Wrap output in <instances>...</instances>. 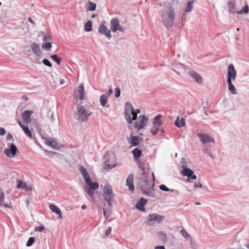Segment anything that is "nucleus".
Masks as SVG:
<instances>
[{
    "instance_id": "obj_1",
    "label": "nucleus",
    "mask_w": 249,
    "mask_h": 249,
    "mask_svg": "<svg viewBox=\"0 0 249 249\" xmlns=\"http://www.w3.org/2000/svg\"><path fill=\"white\" fill-rule=\"evenodd\" d=\"M141 112L140 109L135 108L130 103L126 102L125 104L124 116L130 129L139 131L148 125V116L141 114L138 117Z\"/></svg>"
},
{
    "instance_id": "obj_2",
    "label": "nucleus",
    "mask_w": 249,
    "mask_h": 249,
    "mask_svg": "<svg viewBox=\"0 0 249 249\" xmlns=\"http://www.w3.org/2000/svg\"><path fill=\"white\" fill-rule=\"evenodd\" d=\"M79 170L84 180V188L85 191L90 196H93L94 191L99 187V183L91 179L88 171L85 167L82 165L80 166Z\"/></svg>"
},
{
    "instance_id": "obj_3",
    "label": "nucleus",
    "mask_w": 249,
    "mask_h": 249,
    "mask_svg": "<svg viewBox=\"0 0 249 249\" xmlns=\"http://www.w3.org/2000/svg\"><path fill=\"white\" fill-rule=\"evenodd\" d=\"M228 7L231 13L238 15L242 16L246 15L249 12V6L241 2L237 3L234 1L230 2L229 3Z\"/></svg>"
},
{
    "instance_id": "obj_4",
    "label": "nucleus",
    "mask_w": 249,
    "mask_h": 249,
    "mask_svg": "<svg viewBox=\"0 0 249 249\" xmlns=\"http://www.w3.org/2000/svg\"><path fill=\"white\" fill-rule=\"evenodd\" d=\"M162 22L168 27L170 26L173 22L175 14L173 8L170 5H167L160 12Z\"/></svg>"
},
{
    "instance_id": "obj_5",
    "label": "nucleus",
    "mask_w": 249,
    "mask_h": 249,
    "mask_svg": "<svg viewBox=\"0 0 249 249\" xmlns=\"http://www.w3.org/2000/svg\"><path fill=\"white\" fill-rule=\"evenodd\" d=\"M164 219V216L157 213H151L149 214L145 219L144 223L148 226H153L155 224H159Z\"/></svg>"
},
{
    "instance_id": "obj_6",
    "label": "nucleus",
    "mask_w": 249,
    "mask_h": 249,
    "mask_svg": "<svg viewBox=\"0 0 249 249\" xmlns=\"http://www.w3.org/2000/svg\"><path fill=\"white\" fill-rule=\"evenodd\" d=\"M101 187L105 199L107 202L108 205L111 206L112 204L113 199L114 197L112 186L108 184H105L102 185Z\"/></svg>"
},
{
    "instance_id": "obj_7",
    "label": "nucleus",
    "mask_w": 249,
    "mask_h": 249,
    "mask_svg": "<svg viewBox=\"0 0 249 249\" xmlns=\"http://www.w3.org/2000/svg\"><path fill=\"white\" fill-rule=\"evenodd\" d=\"M91 113L81 104H78L74 113V118L78 120H87Z\"/></svg>"
},
{
    "instance_id": "obj_8",
    "label": "nucleus",
    "mask_w": 249,
    "mask_h": 249,
    "mask_svg": "<svg viewBox=\"0 0 249 249\" xmlns=\"http://www.w3.org/2000/svg\"><path fill=\"white\" fill-rule=\"evenodd\" d=\"M162 124V116L160 115L154 117L152 121V124L149 128V131L152 136L157 135L160 130V127Z\"/></svg>"
},
{
    "instance_id": "obj_9",
    "label": "nucleus",
    "mask_w": 249,
    "mask_h": 249,
    "mask_svg": "<svg viewBox=\"0 0 249 249\" xmlns=\"http://www.w3.org/2000/svg\"><path fill=\"white\" fill-rule=\"evenodd\" d=\"M180 234L184 239L188 243L190 249H198L199 244L185 230L180 231Z\"/></svg>"
},
{
    "instance_id": "obj_10",
    "label": "nucleus",
    "mask_w": 249,
    "mask_h": 249,
    "mask_svg": "<svg viewBox=\"0 0 249 249\" xmlns=\"http://www.w3.org/2000/svg\"><path fill=\"white\" fill-rule=\"evenodd\" d=\"M181 174L188 178V179L195 180L196 179V176L194 174L193 171L190 168L188 163L186 161H182L181 163Z\"/></svg>"
},
{
    "instance_id": "obj_11",
    "label": "nucleus",
    "mask_w": 249,
    "mask_h": 249,
    "mask_svg": "<svg viewBox=\"0 0 249 249\" xmlns=\"http://www.w3.org/2000/svg\"><path fill=\"white\" fill-rule=\"evenodd\" d=\"M173 71L178 76L181 78L185 77L188 73L186 67L180 63L174 65Z\"/></svg>"
},
{
    "instance_id": "obj_12",
    "label": "nucleus",
    "mask_w": 249,
    "mask_h": 249,
    "mask_svg": "<svg viewBox=\"0 0 249 249\" xmlns=\"http://www.w3.org/2000/svg\"><path fill=\"white\" fill-rule=\"evenodd\" d=\"M43 140L47 145L52 147L53 149L61 150L64 147L62 144L52 138L44 137L43 138Z\"/></svg>"
},
{
    "instance_id": "obj_13",
    "label": "nucleus",
    "mask_w": 249,
    "mask_h": 249,
    "mask_svg": "<svg viewBox=\"0 0 249 249\" xmlns=\"http://www.w3.org/2000/svg\"><path fill=\"white\" fill-rule=\"evenodd\" d=\"M74 95L77 101L79 100L82 101L85 98L86 93L83 84H80L79 86L75 89L74 91Z\"/></svg>"
},
{
    "instance_id": "obj_14",
    "label": "nucleus",
    "mask_w": 249,
    "mask_h": 249,
    "mask_svg": "<svg viewBox=\"0 0 249 249\" xmlns=\"http://www.w3.org/2000/svg\"><path fill=\"white\" fill-rule=\"evenodd\" d=\"M18 148L14 143L8 144L4 150V154L10 159L14 158L17 153Z\"/></svg>"
},
{
    "instance_id": "obj_15",
    "label": "nucleus",
    "mask_w": 249,
    "mask_h": 249,
    "mask_svg": "<svg viewBox=\"0 0 249 249\" xmlns=\"http://www.w3.org/2000/svg\"><path fill=\"white\" fill-rule=\"evenodd\" d=\"M227 81H236L237 77V71L233 64H231L228 65L227 69Z\"/></svg>"
},
{
    "instance_id": "obj_16",
    "label": "nucleus",
    "mask_w": 249,
    "mask_h": 249,
    "mask_svg": "<svg viewBox=\"0 0 249 249\" xmlns=\"http://www.w3.org/2000/svg\"><path fill=\"white\" fill-rule=\"evenodd\" d=\"M110 29L113 32H116L118 31L124 32V27L120 24L119 20L117 18H112L110 20Z\"/></svg>"
},
{
    "instance_id": "obj_17",
    "label": "nucleus",
    "mask_w": 249,
    "mask_h": 249,
    "mask_svg": "<svg viewBox=\"0 0 249 249\" xmlns=\"http://www.w3.org/2000/svg\"><path fill=\"white\" fill-rule=\"evenodd\" d=\"M40 33L44 36L42 45V48L46 51H50L53 44L51 36L45 34L44 32H41Z\"/></svg>"
},
{
    "instance_id": "obj_18",
    "label": "nucleus",
    "mask_w": 249,
    "mask_h": 249,
    "mask_svg": "<svg viewBox=\"0 0 249 249\" xmlns=\"http://www.w3.org/2000/svg\"><path fill=\"white\" fill-rule=\"evenodd\" d=\"M200 142L203 143H211L214 142V139L206 133H199L197 134Z\"/></svg>"
},
{
    "instance_id": "obj_19",
    "label": "nucleus",
    "mask_w": 249,
    "mask_h": 249,
    "mask_svg": "<svg viewBox=\"0 0 249 249\" xmlns=\"http://www.w3.org/2000/svg\"><path fill=\"white\" fill-rule=\"evenodd\" d=\"M98 32L108 39H110L112 36L110 30L104 24H102L99 27Z\"/></svg>"
},
{
    "instance_id": "obj_20",
    "label": "nucleus",
    "mask_w": 249,
    "mask_h": 249,
    "mask_svg": "<svg viewBox=\"0 0 249 249\" xmlns=\"http://www.w3.org/2000/svg\"><path fill=\"white\" fill-rule=\"evenodd\" d=\"M116 158L113 154L108 156V159L106 161L105 165L109 168H113L116 165Z\"/></svg>"
},
{
    "instance_id": "obj_21",
    "label": "nucleus",
    "mask_w": 249,
    "mask_h": 249,
    "mask_svg": "<svg viewBox=\"0 0 249 249\" xmlns=\"http://www.w3.org/2000/svg\"><path fill=\"white\" fill-rule=\"evenodd\" d=\"M30 48L33 53L37 56L41 57L43 53L40 49V46L37 43H32L31 45Z\"/></svg>"
},
{
    "instance_id": "obj_22",
    "label": "nucleus",
    "mask_w": 249,
    "mask_h": 249,
    "mask_svg": "<svg viewBox=\"0 0 249 249\" xmlns=\"http://www.w3.org/2000/svg\"><path fill=\"white\" fill-rule=\"evenodd\" d=\"M109 96V94L107 93L102 94L100 96L99 98V102L100 105L103 107H108L109 106L107 105L108 98Z\"/></svg>"
},
{
    "instance_id": "obj_23",
    "label": "nucleus",
    "mask_w": 249,
    "mask_h": 249,
    "mask_svg": "<svg viewBox=\"0 0 249 249\" xmlns=\"http://www.w3.org/2000/svg\"><path fill=\"white\" fill-rule=\"evenodd\" d=\"M189 75L198 84H201L203 83V78L198 73L192 71V72H189Z\"/></svg>"
},
{
    "instance_id": "obj_24",
    "label": "nucleus",
    "mask_w": 249,
    "mask_h": 249,
    "mask_svg": "<svg viewBox=\"0 0 249 249\" xmlns=\"http://www.w3.org/2000/svg\"><path fill=\"white\" fill-rule=\"evenodd\" d=\"M235 81H227L228 89L233 95H236L237 94V90L234 85V83H235Z\"/></svg>"
},
{
    "instance_id": "obj_25",
    "label": "nucleus",
    "mask_w": 249,
    "mask_h": 249,
    "mask_svg": "<svg viewBox=\"0 0 249 249\" xmlns=\"http://www.w3.org/2000/svg\"><path fill=\"white\" fill-rule=\"evenodd\" d=\"M49 208L52 212L57 214L59 216V218H62V212L58 206L54 204H51L49 205Z\"/></svg>"
},
{
    "instance_id": "obj_26",
    "label": "nucleus",
    "mask_w": 249,
    "mask_h": 249,
    "mask_svg": "<svg viewBox=\"0 0 249 249\" xmlns=\"http://www.w3.org/2000/svg\"><path fill=\"white\" fill-rule=\"evenodd\" d=\"M33 114L32 110H26L22 113V119L26 123H29L31 122L30 116Z\"/></svg>"
},
{
    "instance_id": "obj_27",
    "label": "nucleus",
    "mask_w": 249,
    "mask_h": 249,
    "mask_svg": "<svg viewBox=\"0 0 249 249\" xmlns=\"http://www.w3.org/2000/svg\"><path fill=\"white\" fill-rule=\"evenodd\" d=\"M126 185L128 187L129 190L131 191H133L134 190V186L133 184V176L132 175H130L128 176L126 179Z\"/></svg>"
},
{
    "instance_id": "obj_28",
    "label": "nucleus",
    "mask_w": 249,
    "mask_h": 249,
    "mask_svg": "<svg viewBox=\"0 0 249 249\" xmlns=\"http://www.w3.org/2000/svg\"><path fill=\"white\" fill-rule=\"evenodd\" d=\"M147 202V200L143 199V198H141L140 200L138 202V203L136 205V208L141 211H145V208L144 205Z\"/></svg>"
},
{
    "instance_id": "obj_29",
    "label": "nucleus",
    "mask_w": 249,
    "mask_h": 249,
    "mask_svg": "<svg viewBox=\"0 0 249 249\" xmlns=\"http://www.w3.org/2000/svg\"><path fill=\"white\" fill-rule=\"evenodd\" d=\"M18 124L22 128L25 134L30 138L32 139L33 138V136L28 126L26 125L23 124L20 121Z\"/></svg>"
},
{
    "instance_id": "obj_30",
    "label": "nucleus",
    "mask_w": 249,
    "mask_h": 249,
    "mask_svg": "<svg viewBox=\"0 0 249 249\" xmlns=\"http://www.w3.org/2000/svg\"><path fill=\"white\" fill-rule=\"evenodd\" d=\"M185 120L184 118H179L178 117L175 121V124L178 127H184L185 125Z\"/></svg>"
},
{
    "instance_id": "obj_31",
    "label": "nucleus",
    "mask_w": 249,
    "mask_h": 249,
    "mask_svg": "<svg viewBox=\"0 0 249 249\" xmlns=\"http://www.w3.org/2000/svg\"><path fill=\"white\" fill-rule=\"evenodd\" d=\"M97 5L91 1H88L86 5V9L89 11H94L96 9Z\"/></svg>"
},
{
    "instance_id": "obj_32",
    "label": "nucleus",
    "mask_w": 249,
    "mask_h": 249,
    "mask_svg": "<svg viewBox=\"0 0 249 249\" xmlns=\"http://www.w3.org/2000/svg\"><path fill=\"white\" fill-rule=\"evenodd\" d=\"M195 2V0H191L188 2L184 10L185 13H190L193 11Z\"/></svg>"
},
{
    "instance_id": "obj_33",
    "label": "nucleus",
    "mask_w": 249,
    "mask_h": 249,
    "mask_svg": "<svg viewBox=\"0 0 249 249\" xmlns=\"http://www.w3.org/2000/svg\"><path fill=\"white\" fill-rule=\"evenodd\" d=\"M84 29L87 32L92 31V23L91 20H89L85 23Z\"/></svg>"
},
{
    "instance_id": "obj_34",
    "label": "nucleus",
    "mask_w": 249,
    "mask_h": 249,
    "mask_svg": "<svg viewBox=\"0 0 249 249\" xmlns=\"http://www.w3.org/2000/svg\"><path fill=\"white\" fill-rule=\"evenodd\" d=\"M139 144V141L137 136H134L131 141V144L133 146H136Z\"/></svg>"
},
{
    "instance_id": "obj_35",
    "label": "nucleus",
    "mask_w": 249,
    "mask_h": 249,
    "mask_svg": "<svg viewBox=\"0 0 249 249\" xmlns=\"http://www.w3.org/2000/svg\"><path fill=\"white\" fill-rule=\"evenodd\" d=\"M142 152L138 148H135L132 151V154L135 158H138L141 155Z\"/></svg>"
},
{
    "instance_id": "obj_36",
    "label": "nucleus",
    "mask_w": 249,
    "mask_h": 249,
    "mask_svg": "<svg viewBox=\"0 0 249 249\" xmlns=\"http://www.w3.org/2000/svg\"><path fill=\"white\" fill-rule=\"evenodd\" d=\"M104 216L106 219H107L110 214V210L108 208H103Z\"/></svg>"
},
{
    "instance_id": "obj_37",
    "label": "nucleus",
    "mask_w": 249,
    "mask_h": 249,
    "mask_svg": "<svg viewBox=\"0 0 249 249\" xmlns=\"http://www.w3.org/2000/svg\"><path fill=\"white\" fill-rule=\"evenodd\" d=\"M26 187V184L21 181L18 180L17 181V187L19 189H24Z\"/></svg>"
},
{
    "instance_id": "obj_38",
    "label": "nucleus",
    "mask_w": 249,
    "mask_h": 249,
    "mask_svg": "<svg viewBox=\"0 0 249 249\" xmlns=\"http://www.w3.org/2000/svg\"><path fill=\"white\" fill-rule=\"evenodd\" d=\"M35 239L33 237H30L26 243V246L28 247H31L34 243Z\"/></svg>"
},
{
    "instance_id": "obj_39",
    "label": "nucleus",
    "mask_w": 249,
    "mask_h": 249,
    "mask_svg": "<svg viewBox=\"0 0 249 249\" xmlns=\"http://www.w3.org/2000/svg\"><path fill=\"white\" fill-rule=\"evenodd\" d=\"M51 58L58 64L59 65L61 59L59 58L56 54H53L51 56Z\"/></svg>"
},
{
    "instance_id": "obj_40",
    "label": "nucleus",
    "mask_w": 249,
    "mask_h": 249,
    "mask_svg": "<svg viewBox=\"0 0 249 249\" xmlns=\"http://www.w3.org/2000/svg\"><path fill=\"white\" fill-rule=\"evenodd\" d=\"M5 199L4 192L2 189H0V205H1Z\"/></svg>"
},
{
    "instance_id": "obj_41",
    "label": "nucleus",
    "mask_w": 249,
    "mask_h": 249,
    "mask_svg": "<svg viewBox=\"0 0 249 249\" xmlns=\"http://www.w3.org/2000/svg\"><path fill=\"white\" fill-rule=\"evenodd\" d=\"M42 62L45 65H46L49 67H52V63H51V62L47 59H43Z\"/></svg>"
},
{
    "instance_id": "obj_42",
    "label": "nucleus",
    "mask_w": 249,
    "mask_h": 249,
    "mask_svg": "<svg viewBox=\"0 0 249 249\" xmlns=\"http://www.w3.org/2000/svg\"><path fill=\"white\" fill-rule=\"evenodd\" d=\"M45 229V227L43 225H41L39 227H36L35 229V231H39V232H41L42 231L44 230Z\"/></svg>"
},
{
    "instance_id": "obj_43",
    "label": "nucleus",
    "mask_w": 249,
    "mask_h": 249,
    "mask_svg": "<svg viewBox=\"0 0 249 249\" xmlns=\"http://www.w3.org/2000/svg\"><path fill=\"white\" fill-rule=\"evenodd\" d=\"M4 206L5 208H9L10 209H12V210L13 209V206L11 201H9V203H8L4 204Z\"/></svg>"
},
{
    "instance_id": "obj_44",
    "label": "nucleus",
    "mask_w": 249,
    "mask_h": 249,
    "mask_svg": "<svg viewBox=\"0 0 249 249\" xmlns=\"http://www.w3.org/2000/svg\"><path fill=\"white\" fill-rule=\"evenodd\" d=\"M160 189L163 191L168 192L169 191L168 188H167L165 185L162 184L160 186Z\"/></svg>"
},
{
    "instance_id": "obj_45",
    "label": "nucleus",
    "mask_w": 249,
    "mask_h": 249,
    "mask_svg": "<svg viewBox=\"0 0 249 249\" xmlns=\"http://www.w3.org/2000/svg\"><path fill=\"white\" fill-rule=\"evenodd\" d=\"M33 188V186L31 184H29V185H26V187H25V188L24 189L26 190V191H28V192H29V191H31L32 190Z\"/></svg>"
},
{
    "instance_id": "obj_46",
    "label": "nucleus",
    "mask_w": 249,
    "mask_h": 249,
    "mask_svg": "<svg viewBox=\"0 0 249 249\" xmlns=\"http://www.w3.org/2000/svg\"><path fill=\"white\" fill-rule=\"evenodd\" d=\"M6 134V130L5 129L3 128L0 127V135L3 136Z\"/></svg>"
},
{
    "instance_id": "obj_47",
    "label": "nucleus",
    "mask_w": 249,
    "mask_h": 249,
    "mask_svg": "<svg viewBox=\"0 0 249 249\" xmlns=\"http://www.w3.org/2000/svg\"><path fill=\"white\" fill-rule=\"evenodd\" d=\"M115 96L116 97H119L120 96V90L119 89H115Z\"/></svg>"
},
{
    "instance_id": "obj_48",
    "label": "nucleus",
    "mask_w": 249,
    "mask_h": 249,
    "mask_svg": "<svg viewBox=\"0 0 249 249\" xmlns=\"http://www.w3.org/2000/svg\"><path fill=\"white\" fill-rule=\"evenodd\" d=\"M153 249H165V248L163 245H157L154 247Z\"/></svg>"
},
{
    "instance_id": "obj_49",
    "label": "nucleus",
    "mask_w": 249,
    "mask_h": 249,
    "mask_svg": "<svg viewBox=\"0 0 249 249\" xmlns=\"http://www.w3.org/2000/svg\"><path fill=\"white\" fill-rule=\"evenodd\" d=\"M202 185L200 182H196L194 184V187L196 188H202Z\"/></svg>"
},
{
    "instance_id": "obj_50",
    "label": "nucleus",
    "mask_w": 249,
    "mask_h": 249,
    "mask_svg": "<svg viewBox=\"0 0 249 249\" xmlns=\"http://www.w3.org/2000/svg\"><path fill=\"white\" fill-rule=\"evenodd\" d=\"M55 114L53 113H52L51 115V121L53 123H54V121H55Z\"/></svg>"
},
{
    "instance_id": "obj_51",
    "label": "nucleus",
    "mask_w": 249,
    "mask_h": 249,
    "mask_svg": "<svg viewBox=\"0 0 249 249\" xmlns=\"http://www.w3.org/2000/svg\"><path fill=\"white\" fill-rule=\"evenodd\" d=\"M111 231V228L108 227V229L106 231V233H105L106 236H108L110 233Z\"/></svg>"
},
{
    "instance_id": "obj_52",
    "label": "nucleus",
    "mask_w": 249,
    "mask_h": 249,
    "mask_svg": "<svg viewBox=\"0 0 249 249\" xmlns=\"http://www.w3.org/2000/svg\"><path fill=\"white\" fill-rule=\"evenodd\" d=\"M13 139V136L11 133H8L7 135V140H11Z\"/></svg>"
},
{
    "instance_id": "obj_53",
    "label": "nucleus",
    "mask_w": 249,
    "mask_h": 249,
    "mask_svg": "<svg viewBox=\"0 0 249 249\" xmlns=\"http://www.w3.org/2000/svg\"><path fill=\"white\" fill-rule=\"evenodd\" d=\"M65 82V81L64 79H61L60 81V85H63V84H64Z\"/></svg>"
},
{
    "instance_id": "obj_54",
    "label": "nucleus",
    "mask_w": 249,
    "mask_h": 249,
    "mask_svg": "<svg viewBox=\"0 0 249 249\" xmlns=\"http://www.w3.org/2000/svg\"><path fill=\"white\" fill-rule=\"evenodd\" d=\"M35 62L36 63V64H40V61L39 60V59H36V60H35Z\"/></svg>"
},
{
    "instance_id": "obj_55",
    "label": "nucleus",
    "mask_w": 249,
    "mask_h": 249,
    "mask_svg": "<svg viewBox=\"0 0 249 249\" xmlns=\"http://www.w3.org/2000/svg\"><path fill=\"white\" fill-rule=\"evenodd\" d=\"M29 21L32 24H35L34 21L31 18H29Z\"/></svg>"
},
{
    "instance_id": "obj_56",
    "label": "nucleus",
    "mask_w": 249,
    "mask_h": 249,
    "mask_svg": "<svg viewBox=\"0 0 249 249\" xmlns=\"http://www.w3.org/2000/svg\"><path fill=\"white\" fill-rule=\"evenodd\" d=\"M87 206L86 205H83L81 207L82 209H83V210H85L87 208Z\"/></svg>"
},
{
    "instance_id": "obj_57",
    "label": "nucleus",
    "mask_w": 249,
    "mask_h": 249,
    "mask_svg": "<svg viewBox=\"0 0 249 249\" xmlns=\"http://www.w3.org/2000/svg\"><path fill=\"white\" fill-rule=\"evenodd\" d=\"M160 132L162 134H164V130L163 129L160 128Z\"/></svg>"
},
{
    "instance_id": "obj_58",
    "label": "nucleus",
    "mask_w": 249,
    "mask_h": 249,
    "mask_svg": "<svg viewBox=\"0 0 249 249\" xmlns=\"http://www.w3.org/2000/svg\"><path fill=\"white\" fill-rule=\"evenodd\" d=\"M246 247L249 249V243L246 244Z\"/></svg>"
},
{
    "instance_id": "obj_59",
    "label": "nucleus",
    "mask_w": 249,
    "mask_h": 249,
    "mask_svg": "<svg viewBox=\"0 0 249 249\" xmlns=\"http://www.w3.org/2000/svg\"><path fill=\"white\" fill-rule=\"evenodd\" d=\"M109 93L108 94L109 95L111 94L112 93V90L111 89H110L109 90Z\"/></svg>"
},
{
    "instance_id": "obj_60",
    "label": "nucleus",
    "mask_w": 249,
    "mask_h": 249,
    "mask_svg": "<svg viewBox=\"0 0 249 249\" xmlns=\"http://www.w3.org/2000/svg\"><path fill=\"white\" fill-rule=\"evenodd\" d=\"M152 177H153V179H154V178H155V175H154V173H152Z\"/></svg>"
},
{
    "instance_id": "obj_61",
    "label": "nucleus",
    "mask_w": 249,
    "mask_h": 249,
    "mask_svg": "<svg viewBox=\"0 0 249 249\" xmlns=\"http://www.w3.org/2000/svg\"><path fill=\"white\" fill-rule=\"evenodd\" d=\"M26 203H27V205H28L29 204V201L28 200H27Z\"/></svg>"
},
{
    "instance_id": "obj_62",
    "label": "nucleus",
    "mask_w": 249,
    "mask_h": 249,
    "mask_svg": "<svg viewBox=\"0 0 249 249\" xmlns=\"http://www.w3.org/2000/svg\"><path fill=\"white\" fill-rule=\"evenodd\" d=\"M94 17H95V15H94L91 16L92 18H94Z\"/></svg>"
},
{
    "instance_id": "obj_63",
    "label": "nucleus",
    "mask_w": 249,
    "mask_h": 249,
    "mask_svg": "<svg viewBox=\"0 0 249 249\" xmlns=\"http://www.w3.org/2000/svg\"><path fill=\"white\" fill-rule=\"evenodd\" d=\"M161 233H162V232H159V234H161Z\"/></svg>"
},
{
    "instance_id": "obj_64",
    "label": "nucleus",
    "mask_w": 249,
    "mask_h": 249,
    "mask_svg": "<svg viewBox=\"0 0 249 249\" xmlns=\"http://www.w3.org/2000/svg\"><path fill=\"white\" fill-rule=\"evenodd\" d=\"M1 5V2H0V6Z\"/></svg>"
}]
</instances>
